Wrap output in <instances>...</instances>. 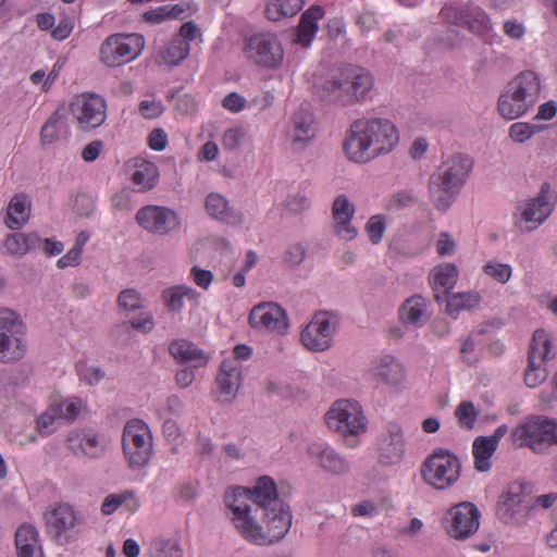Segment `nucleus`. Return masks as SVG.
Segmentation results:
<instances>
[{"label":"nucleus","mask_w":557,"mask_h":557,"mask_svg":"<svg viewBox=\"0 0 557 557\" xmlns=\"http://www.w3.org/2000/svg\"><path fill=\"white\" fill-rule=\"evenodd\" d=\"M227 516L236 532L256 545L281 541L292 527V511L277 494L274 480L261 476L251 487L232 486L224 493Z\"/></svg>","instance_id":"1"},{"label":"nucleus","mask_w":557,"mask_h":557,"mask_svg":"<svg viewBox=\"0 0 557 557\" xmlns=\"http://www.w3.org/2000/svg\"><path fill=\"white\" fill-rule=\"evenodd\" d=\"M398 141V129L389 119L361 117L350 124L344 149L351 161L367 163L392 152Z\"/></svg>","instance_id":"2"},{"label":"nucleus","mask_w":557,"mask_h":557,"mask_svg":"<svg viewBox=\"0 0 557 557\" xmlns=\"http://www.w3.org/2000/svg\"><path fill=\"white\" fill-rule=\"evenodd\" d=\"M472 169V160L455 154L444 161L432 174L429 189L430 197L437 210L446 211L455 201Z\"/></svg>","instance_id":"3"},{"label":"nucleus","mask_w":557,"mask_h":557,"mask_svg":"<svg viewBox=\"0 0 557 557\" xmlns=\"http://www.w3.org/2000/svg\"><path fill=\"white\" fill-rule=\"evenodd\" d=\"M373 87L369 72L356 66H345L335 72L322 87V97L341 106H351L366 99Z\"/></svg>","instance_id":"4"},{"label":"nucleus","mask_w":557,"mask_h":557,"mask_svg":"<svg viewBox=\"0 0 557 557\" xmlns=\"http://www.w3.org/2000/svg\"><path fill=\"white\" fill-rule=\"evenodd\" d=\"M531 485L524 481L511 482L502 492L496 516L505 524L521 525L533 510Z\"/></svg>","instance_id":"5"},{"label":"nucleus","mask_w":557,"mask_h":557,"mask_svg":"<svg viewBox=\"0 0 557 557\" xmlns=\"http://www.w3.org/2000/svg\"><path fill=\"white\" fill-rule=\"evenodd\" d=\"M461 462L450 450L434 449L421 463L422 480L431 487L444 491L453 486L459 479Z\"/></svg>","instance_id":"6"},{"label":"nucleus","mask_w":557,"mask_h":557,"mask_svg":"<svg viewBox=\"0 0 557 557\" xmlns=\"http://www.w3.org/2000/svg\"><path fill=\"white\" fill-rule=\"evenodd\" d=\"M326 426L344 438L357 437L367 431L361 406L349 399L336 400L324 416Z\"/></svg>","instance_id":"7"},{"label":"nucleus","mask_w":557,"mask_h":557,"mask_svg":"<svg viewBox=\"0 0 557 557\" xmlns=\"http://www.w3.org/2000/svg\"><path fill=\"white\" fill-rule=\"evenodd\" d=\"M122 446L131 469L144 468L152 455L153 441L148 425L139 420H129L123 430Z\"/></svg>","instance_id":"8"},{"label":"nucleus","mask_w":557,"mask_h":557,"mask_svg":"<svg viewBox=\"0 0 557 557\" xmlns=\"http://www.w3.org/2000/svg\"><path fill=\"white\" fill-rule=\"evenodd\" d=\"M145 44L144 36L137 33L110 35L100 46V61L110 67L121 66L137 59Z\"/></svg>","instance_id":"9"},{"label":"nucleus","mask_w":557,"mask_h":557,"mask_svg":"<svg viewBox=\"0 0 557 557\" xmlns=\"http://www.w3.org/2000/svg\"><path fill=\"white\" fill-rule=\"evenodd\" d=\"M26 327L21 317L9 309L0 310V362H13L26 351Z\"/></svg>","instance_id":"10"},{"label":"nucleus","mask_w":557,"mask_h":557,"mask_svg":"<svg viewBox=\"0 0 557 557\" xmlns=\"http://www.w3.org/2000/svg\"><path fill=\"white\" fill-rule=\"evenodd\" d=\"M338 324L339 318L336 313L320 311L301 331L300 342L310 351H326L333 346Z\"/></svg>","instance_id":"11"},{"label":"nucleus","mask_w":557,"mask_h":557,"mask_svg":"<svg viewBox=\"0 0 557 557\" xmlns=\"http://www.w3.org/2000/svg\"><path fill=\"white\" fill-rule=\"evenodd\" d=\"M245 57L258 66L277 69L284 59L278 38L271 33H259L248 37L244 46Z\"/></svg>","instance_id":"12"},{"label":"nucleus","mask_w":557,"mask_h":557,"mask_svg":"<svg viewBox=\"0 0 557 557\" xmlns=\"http://www.w3.org/2000/svg\"><path fill=\"white\" fill-rule=\"evenodd\" d=\"M70 111L78 128L89 131L102 125L107 119V102L96 94H81L70 103Z\"/></svg>","instance_id":"13"},{"label":"nucleus","mask_w":557,"mask_h":557,"mask_svg":"<svg viewBox=\"0 0 557 557\" xmlns=\"http://www.w3.org/2000/svg\"><path fill=\"white\" fill-rule=\"evenodd\" d=\"M480 510L469 502H462L447 510L445 529L455 540H466L474 534L480 527Z\"/></svg>","instance_id":"14"},{"label":"nucleus","mask_w":557,"mask_h":557,"mask_svg":"<svg viewBox=\"0 0 557 557\" xmlns=\"http://www.w3.org/2000/svg\"><path fill=\"white\" fill-rule=\"evenodd\" d=\"M556 199L557 196L550 185L542 184L539 195L519 208L520 220L525 224V230L532 231L543 224L552 214Z\"/></svg>","instance_id":"15"},{"label":"nucleus","mask_w":557,"mask_h":557,"mask_svg":"<svg viewBox=\"0 0 557 557\" xmlns=\"http://www.w3.org/2000/svg\"><path fill=\"white\" fill-rule=\"evenodd\" d=\"M136 222L145 231L157 235H168L181 226L180 216L174 210L152 205L137 211Z\"/></svg>","instance_id":"16"},{"label":"nucleus","mask_w":557,"mask_h":557,"mask_svg":"<svg viewBox=\"0 0 557 557\" xmlns=\"http://www.w3.org/2000/svg\"><path fill=\"white\" fill-rule=\"evenodd\" d=\"M107 446L103 436L88 429L73 430L66 437V448L78 458L99 459Z\"/></svg>","instance_id":"17"},{"label":"nucleus","mask_w":557,"mask_h":557,"mask_svg":"<svg viewBox=\"0 0 557 557\" xmlns=\"http://www.w3.org/2000/svg\"><path fill=\"white\" fill-rule=\"evenodd\" d=\"M47 533L59 544L70 540V533L78 523V518L69 504H58L45 512Z\"/></svg>","instance_id":"18"},{"label":"nucleus","mask_w":557,"mask_h":557,"mask_svg":"<svg viewBox=\"0 0 557 557\" xmlns=\"http://www.w3.org/2000/svg\"><path fill=\"white\" fill-rule=\"evenodd\" d=\"M249 324L252 329L285 333L288 320L285 310L275 302L256 305L249 314Z\"/></svg>","instance_id":"19"},{"label":"nucleus","mask_w":557,"mask_h":557,"mask_svg":"<svg viewBox=\"0 0 557 557\" xmlns=\"http://www.w3.org/2000/svg\"><path fill=\"white\" fill-rule=\"evenodd\" d=\"M243 382V366L236 359H223L215 376L219 401L233 403Z\"/></svg>","instance_id":"20"},{"label":"nucleus","mask_w":557,"mask_h":557,"mask_svg":"<svg viewBox=\"0 0 557 557\" xmlns=\"http://www.w3.org/2000/svg\"><path fill=\"white\" fill-rule=\"evenodd\" d=\"M379 460L384 466L398 465L406 451L404 431L397 423H389L377 442Z\"/></svg>","instance_id":"21"},{"label":"nucleus","mask_w":557,"mask_h":557,"mask_svg":"<svg viewBox=\"0 0 557 557\" xmlns=\"http://www.w3.org/2000/svg\"><path fill=\"white\" fill-rule=\"evenodd\" d=\"M308 455L329 475L342 476L350 472L349 461L330 445L313 443L308 447Z\"/></svg>","instance_id":"22"},{"label":"nucleus","mask_w":557,"mask_h":557,"mask_svg":"<svg viewBox=\"0 0 557 557\" xmlns=\"http://www.w3.org/2000/svg\"><path fill=\"white\" fill-rule=\"evenodd\" d=\"M315 137L314 116L305 109L294 113L287 132L289 147L294 152L304 151Z\"/></svg>","instance_id":"23"},{"label":"nucleus","mask_w":557,"mask_h":557,"mask_svg":"<svg viewBox=\"0 0 557 557\" xmlns=\"http://www.w3.org/2000/svg\"><path fill=\"white\" fill-rule=\"evenodd\" d=\"M545 417H531L511 431V440L517 447H529L537 451L545 444Z\"/></svg>","instance_id":"24"},{"label":"nucleus","mask_w":557,"mask_h":557,"mask_svg":"<svg viewBox=\"0 0 557 557\" xmlns=\"http://www.w3.org/2000/svg\"><path fill=\"white\" fill-rule=\"evenodd\" d=\"M508 426L502 424L495 429L492 435L478 436L472 443L474 468L479 472H487L492 468V457L495 454L499 441L507 434Z\"/></svg>","instance_id":"25"},{"label":"nucleus","mask_w":557,"mask_h":557,"mask_svg":"<svg viewBox=\"0 0 557 557\" xmlns=\"http://www.w3.org/2000/svg\"><path fill=\"white\" fill-rule=\"evenodd\" d=\"M355 210V205L344 194L338 195L333 201L334 233L344 240H351L358 234L357 228L351 224Z\"/></svg>","instance_id":"26"},{"label":"nucleus","mask_w":557,"mask_h":557,"mask_svg":"<svg viewBox=\"0 0 557 557\" xmlns=\"http://www.w3.org/2000/svg\"><path fill=\"white\" fill-rule=\"evenodd\" d=\"M371 373L379 383L388 387H398L406 379L405 366L393 355L379 357L372 364Z\"/></svg>","instance_id":"27"},{"label":"nucleus","mask_w":557,"mask_h":557,"mask_svg":"<svg viewBox=\"0 0 557 557\" xmlns=\"http://www.w3.org/2000/svg\"><path fill=\"white\" fill-rule=\"evenodd\" d=\"M161 299L170 312L180 313L186 305L198 307L200 294L191 286L178 284L164 288Z\"/></svg>","instance_id":"28"},{"label":"nucleus","mask_w":557,"mask_h":557,"mask_svg":"<svg viewBox=\"0 0 557 557\" xmlns=\"http://www.w3.org/2000/svg\"><path fill=\"white\" fill-rule=\"evenodd\" d=\"M207 213L214 220L232 226H238L244 221V214L230 206L228 200L221 194L211 193L205 201Z\"/></svg>","instance_id":"29"},{"label":"nucleus","mask_w":557,"mask_h":557,"mask_svg":"<svg viewBox=\"0 0 557 557\" xmlns=\"http://www.w3.org/2000/svg\"><path fill=\"white\" fill-rule=\"evenodd\" d=\"M129 178L138 191H147L157 185L159 170L151 161L134 158L129 163Z\"/></svg>","instance_id":"30"},{"label":"nucleus","mask_w":557,"mask_h":557,"mask_svg":"<svg viewBox=\"0 0 557 557\" xmlns=\"http://www.w3.org/2000/svg\"><path fill=\"white\" fill-rule=\"evenodd\" d=\"M508 85L511 89L518 92L531 108H533L539 100L541 92V79L539 74L534 71L528 70L520 72L510 82H508Z\"/></svg>","instance_id":"31"},{"label":"nucleus","mask_w":557,"mask_h":557,"mask_svg":"<svg viewBox=\"0 0 557 557\" xmlns=\"http://www.w3.org/2000/svg\"><path fill=\"white\" fill-rule=\"evenodd\" d=\"M323 15L324 10L320 5H312L306 10L300 16L294 42L308 48L318 33V22L323 17Z\"/></svg>","instance_id":"32"},{"label":"nucleus","mask_w":557,"mask_h":557,"mask_svg":"<svg viewBox=\"0 0 557 557\" xmlns=\"http://www.w3.org/2000/svg\"><path fill=\"white\" fill-rule=\"evenodd\" d=\"M531 107L507 84L497 100V111L507 121L525 114Z\"/></svg>","instance_id":"33"},{"label":"nucleus","mask_w":557,"mask_h":557,"mask_svg":"<svg viewBox=\"0 0 557 557\" xmlns=\"http://www.w3.org/2000/svg\"><path fill=\"white\" fill-rule=\"evenodd\" d=\"M15 546L18 557H42L38 532L30 524H23L16 530Z\"/></svg>","instance_id":"34"},{"label":"nucleus","mask_w":557,"mask_h":557,"mask_svg":"<svg viewBox=\"0 0 557 557\" xmlns=\"http://www.w3.org/2000/svg\"><path fill=\"white\" fill-rule=\"evenodd\" d=\"M459 276L458 269L453 263H442L436 265L431 274L430 282L434 289V297L437 301L441 300L440 292L443 294L448 293L457 283Z\"/></svg>","instance_id":"35"},{"label":"nucleus","mask_w":557,"mask_h":557,"mask_svg":"<svg viewBox=\"0 0 557 557\" xmlns=\"http://www.w3.org/2000/svg\"><path fill=\"white\" fill-rule=\"evenodd\" d=\"M170 354L180 362H193L195 368L205 367L209 356L187 341H174L169 347Z\"/></svg>","instance_id":"36"},{"label":"nucleus","mask_w":557,"mask_h":557,"mask_svg":"<svg viewBox=\"0 0 557 557\" xmlns=\"http://www.w3.org/2000/svg\"><path fill=\"white\" fill-rule=\"evenodd\" d=\"M30 216V201L25 195H15L7 208L5 225L10 230H20Z\"/></svg>","instance_id":"37"},{"label":"nucleus","mask_w":557,"mask_h":557,"mask_svg":"<svg viewBox=\"0 0 557 557\" xmlns=\"http://www.w3.org/2000/svg\"><path fill=\"white\" fill-rule=\"evenodd\" d=\"M554 356L552 336L544 330H536L530 345L528 359L546 363Z\"/></svg>","instance_id":"38"},{"label":"nucleus","mask_w":557,"mask_h":557,"mask_svg":"<svg viewBox=\"0 0 557 557\" xmlns=\"http://www.w3.org/2000/svg\"><path fill=\"white\" fill-rule=\"evenodd\" d=\"M426 300L422 296L408 298L399 309L403 322L419 326L425 318Z\"/></svg>","instance_id":"39"},{"label":"nucleus","mask_w":557,"mask_h":557,"mask_svg":"<svg viewBox=\"0 0 557 557\" xmlns=\"http://www.w3.org/2000/svg\"><path fill=\"white\" fill-rule=\"evenodd\" d=\"M122 505L128 509H137L140 505L136 493L133 490H125L120 493L110 494L104 497L101 505V512L106 516L115 512Z\"/></svg>","instance_id":"40"},{"label":"nucleus","mask_w":557,"mask_h":557,"mask_svg":"<svg viewBox=\"0 0 557 557\" xmlns=\"http://www.w3.org/2000/svg\"><path fill=\"white\" fill-rule=\"evenodd\" d=\"M302 5L304 0H270L264 13L270 21L276 22L296 15Z\"/></svg>","instance_id":"41"},{"label":"nucleus","mask_w":557,"mask_h":557,"mask_svg":"<svg viewBox=\"0 0 557 557\" xmlns=\"http://www.w3.org/2000/svg\"><path fill=\"white\" fill-rule=\"evenodd\" d=\"M481 296L476 292L455 293L447 297L446 312L456 318L463 310H471L479 306Z\"/></svg>","instance_id":"42"},{"label":"nucleus","mask_w":557,"mask_h":557,"mask_svg":"<svg viewBox=\"0 0 557 557\" xmlns=\"http://www.w3.org/2000/svg\"><path fill=\"white\" fill-rule=\"evenodd\" d=\"M189 42L182 38H173L160 52V60L163 64L178 65L189 55Z\"/></svg>","instance_id":"43"},{"label":"nucleus","mask_w":557,"mask_h":557,"mask_svg":"<svg viewBox=\"0 0 557 557\" xmlns=\"http://www.w3.org/2000/svg\"><path fill=\"white\" fill-rule=\"evenodd\" d=\"M62 408L51 404L44 412L36 419V432L41 436L51 435L57 431L58 420L61 419Z\"/></svg>","instance_id":"44"},{"label":"nucleus","mask_w":557,"mask_h":557,"mask_svg":"<svg viewBox=\"0 0 557 557\" xmlns=\"http://www.w3.org/2000/svg\"><path fill=\"white\" fill-rule=\"evenodd\" d=\"M185 13L184 4H166L144 13V21L150 24H161L168 20L180 18Z\"/></svg>","instance_id":"45"},{"label":"nucleus","mask_w":557,"mask_h":557,"mask_svg":"<svg viewBox=\"0 0 557 557\" xmlns=\"http://www.w3.org/2000/svg\"><path fill=\"white\" fill-rule=\"evenodd\" d=\"M480 412V408L472 401H460L455 409V417L459 428L467 431L473 430Z\"/></svg>","instance_id":"46"},{"label":"nucleus","mask_w":557,"mask_h":557,"mask_svg":"<svg viewBox=\"0 0 557 557\" xmlns=\"http://www.w3.org/2000/svg\"><path fill=\"white\" fill-rule=\"evenodd\" d=\"M151 557H183L178 543L174 540L158 537L150 544Z\"/></svg>","instance_id":"47"},{"label":"nucleus","mask_w":557,"mask_h":557,"mask_svg":"<svg viewBox=\"0 0 557 557\" xmlns=\"http://www.w3.org/2000/svg\"><path fill=\"white\" fill-rule=\"evenodd\" d=\"M116 304L122 311L134 312L144 308V298L136 288H125L119 293Z\"/></svg>","instance_id":"48"},{"label":"nucleus","mask_w":557,"mask_h":557,"mask_svg":"<svg viewBox=\"0 0 557 557\" xmlns=\"http://www.w3.org/2000/svg\"><path fill=\"white\" fill-rule=\"evenodd\" d=\"M62 114L59 111L53 112L47 122L42 125L40 131V143L42 146H48L58 140L60 136V124Z\"/></svg>","instance_id":"49"},{"label":"nucleus","mask_w":557,"mask_h":557,"mask_svg":"<svg viewBox=\"0 0 557 557\" xmlns=\"http://www.w3.org/2000/svg\"><path fill=\"white\" fill-rule=\"evenodd\" d=\"M466 24L472 33L479 35L488 32L492 27L488 15L478 7L469 11Z\"/></svg>","instance_id":"50"},{"label":"nucleus","mask_w":557,"mask_h":557,"mask_svg":"<svg viewBox=\"0 0 557 557\" xmlns=\"http://www.w3.org/2000/svg\"><path fill=\"white\" fill-rule=\"evenodd\" d=\"M548 376V371L543 362L528 359V367L524 372V382L529 387H537Z\"/></svg>","instance_id":"51"},{"label":"nucleus","mask_w":557,"mask_h":557,"mask_svg":"<svg viewBox=\"0 0 557 557\" xmlns=\"http://www.w3.org/2000/svg\"><path fill=\"white\" fill-rule=\"evenodd\" d=\"M541 129L542 128L535 124L516 122L510 125L508 129V136L512 141L523 144L532 138L535 134L540 133Z\"/></svg>","instance_id":"52"},{"label":"nucleus","mask_w":557,"mask_h":557,"mask_svg":"<svg viewBox=\"0 0 557 557\" xmlns=\"http://www.w3.org/2000/svg\"><path fill=\"white\" fill-rule=\"evenodd\" d=\"M482 270L485 275L500 284H506L512 275V268L509 264L497 261L486 262Z\"/></svg>","instance_id":"53"},{"label":"nucleus","mask_w":557,"mask_h":557,"mask_svg":"<svg viewBox=\"0 0 557 557\" xmlns=\"http://www.w3.org/2000/svg\"><path fill=\"white\" fill-rule=\"evenodd\" d=\"M53 404L54 406H60L62 408L61 419L70 423L73 422L78 417V414L85 407L84 401L76 397L67 398L62 401Z\"/></svg>","instance_id":"54"},{"label":"nucleus","mask_w":557,"mask_h":557,"mask_svg":"<svg viewBox=\"0 0 557 557\" xmlns=\"http://www.w3.org/2000/svg\"><path fill=\"white\" fill-rule=\"evenodd\" d=\"M283 207L292 214H301L310 208V200L305 194L295 193L286 197Z\"/></svg>","instance_id":"55"},{"label":"nucleus","mask_w":557,"mask_h":557,"mask_svg":"<svg viewBox=\"0 0 557 557\" xmlns=\"http://www.w3.org/2000/svg\"><path fill=\"white\" fill-rule=\"evenodd\" d=\"M385 230L386 223L382 215L371 216L366 224V232L372 244H379L382 240Z\"/></svg>","instance_id":"56"},{"label":"nucleus","mask_w":557,"mask_h":557,"mask_svg":"<svg viewBox=\"0 0 557 557\" xmlns=\"http://www.w3.org/2000/svg\"><path fill=\"white\" fill-rule=\"evenodd\" d=\"M175 495L181 503L194 502L198 496L197 482H184L175 487Z\"/></svg>","instance_id":"57"},{"label":"nucleus","mask_w":557,"mask_h":557,"mask_svg":"<svg viewBox=\"0 0 557 557\" xmlns=\"http://www.w3.org/2000/svg\"><path fill=\"white\" fill-rule=\"evenodd\" d=\"M245 138V131L240 127H233L223 134L222 145L227 150L237 149Z\"/></svg>","instance_id":"58"},{"label":"nucleus","mask_w":557,"mask_h":557,"mask_svg":"<svg viewBox=\"0 0 557 557\" xmlns=\"http://www.w3.org/2000/svg\"><path fill=\"white\" fill-rule=\"evenodd\" d=\"M4 248L13 256H24L27 253L22 233L8 235L4 240Z\"/></svg>","instance_id":"59"},{"label":"nucleus","mask_w":557,"mask_h":557,"mask_svg":"<svg viewBox=\"0 0 557 557\" xmlns=\"http://www.w3.org/2000/svg\"><path fill=\"white\" fill-rule=\"evenodd\" d=\"M436 252L441 257L453 256L456 252V242L453 237L446 233H440L438 238L436 240Z\"/></svg>","instance_id":"60"},{"label":"nucleus","mask_w":557,"mask_h":557,"mask_svg":"<svg viewBox=\"0 0 557 557\" xmlns=\"http://www.w3.org/2000/svg\"><path fill=\"white\" fill-rule=\"evenodd\" d=\"M164 111L161 101L158 100H144L139 104V112L145 119H157Z\"/></svg>","instance_id":"61"},{"label":"nucleus","mask_w":557,"mask_h":557,"mask_svg":"<svg viewBox=\"0 0 557 557\" xmlns=\"http://www.w3.org/2000/svg\"><path fill=\"white\" fill-rule=\"evenodd\" d=\"M190 277L194 283L202 289H208L213 281V274L209 270L194 265L190 269Z\"/></svg>","instance_id":"62"},{"label":"nucleus","mask_w":557,"mask_h":557,"mask_svg":"<svg viewBox=\"0 0 557 557\" xmlns=\"http://www.w3.org/2000/svg\"><path fill=\"white\" fill-rule=\"evenodd\" d=\"M131 326L143 333H150L154 327L153 317L149 312H143L137 318L131 320Z\"/></svg>","instance_id":"63"},{"label":"nucleus","mask_w":557,"mask_h":557,"mask_svg":"<svg viewBox=\"0 0 557 557\" xmlns=\"http://www.w3.org/2000/svg\"><path fill=\"white\" fill-rule=\"evenodd\" d=\"M306 257V249L301 244L290 245L286 251L285 260L292 267L302 263Z\"/></svg>","instance_id":"64"}]
</instances>
